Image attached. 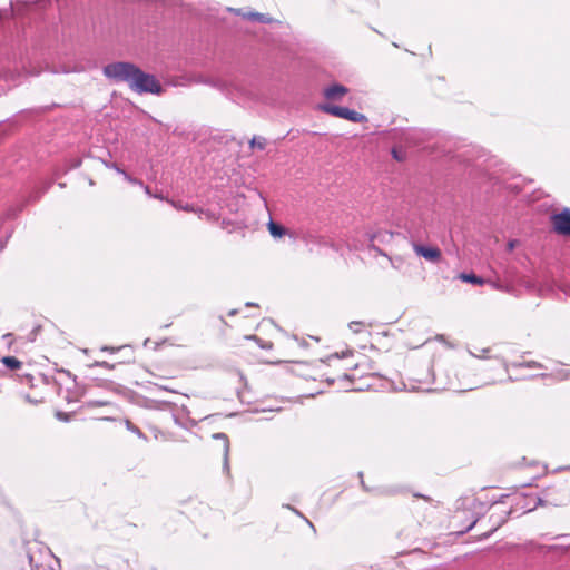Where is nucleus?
<instances>
[{
  "label": "nucleus",
  "instance_id": "nucleus-1",
  "mask_svg": "<svg viewBox=\"0 0 570 570\" xmlns=\"http://www.w3.org/2000/svg\"><path fill=\"white\" fill-rule=\"evenodd\" d=\"M104 75L116 82H126L132 91L139 95H159L163 91V87L155 76L144 72L130 62L109 63L104 67Z\"/></svg>",
  "mask_w": 570,
  "mask_h": 570
},
{
  "label": "nucleus",
  "instance_id": "nucleus-2",
  "mask_svg": "<svg viewBox=\"0 0 570 570\" xmlns=\"http://www.w3.org/2000/svg\"><path fill=\"white\" fill-rule=\"evenodd\" d=\"M540 505H566L570 502V495L566 485L548 487L543 490L542 495L538 497Z\"/></svg>",
  "mask_w": 570,
  "mask_h": 570
},
{
  "label": "nucleus",
  "instance_id": "nucleus-3",
  "mask_svg": "<svg viewBox=\"0 0 570 570\" xmlns=\"http://www.w3.org/2000/svg\"><path fill=\"white\" fill-rule=\"evenodd\" d=\"M321 109L326 114H330L332 116H335V117H338L342 119H346V120H350L353 122L366 121L365 115L360 114L355 110H352L347 107H341V106L326 104V105H322Z\"/></svg>",
  "mask_w": 570,
  "mask_h": 570
},
{
  "label": "nucleus",
  "instance_id": "nucleus-4",
  "mask_svg": "<svg viewBox=\"0 0 570 570\" xmlns=\"http://www.w3.org/2000/svg\"><path fill=\"white\" fill-rule=\"evenodd\" d=\"M514 505L508 511L503 510L501 511L502 514H511V513H518L523 514L527 512L533 511L538 505H540V502L538 501V497L534 495H518L514 498Z\"/></svg>",
  "mask_w": 570,
  "mask_h": 570
},
{
  "label": "nucleus",
  "instance_id": "nucleus-5",
  "mask_svg": "<svg viewBox=\"0 0 570 570\" xmlns=\"http://www.w3.org/2000/svg\"><path fill=\"white\" fill-rule=\"evenodd\" d=\"M553 230L561 236L570 237V208H564L560 213L551 216Z\"/></svg>",
  "mask_w": 570,
  "mask_h": 570
},
{
  "label": "nucleus",
  "instance_id": "nucleus-6",
  "mask_svg": "<svg viewBox=\"0 0 570 570\" xmlns=\"http://www.w3.org/2000/svg\"><path fill=\"white\" fill-rule=\"evenodd\" d=\"M412 247L416 255L429 262L438 263L441 259V250L438 247H429L417 243H413Z\"/></svg>",
  "mask_w": 570,
  "mask_h": 570
},
{
  "label": "nucleus",
  "instance_id": "nucleus-7",
  "mask_svg": "<svg viewBox=\"0 0 570 570\" xmlns=\"http://www.w3.org/2000/svg\"><path fill=\"white\" fill-rule=\"evenodd\" d=\"M213 439L222 441V443H223L224 470L228 471L229 470V449H230L229 439H228L227 434H225L223 432L213 434Z\"/></svg>",
  "mask_w": 570,
  "mask_h": 570
},
{
  "label": "nucleus",
  "instance_id": "nucleus-8",
  "mask_svg": "<svg viewBox=\"0 0 570 570\" xmlns=\"http://www.w3.org/2000/svg\"><path fill=\"white\" fill-rule=\"evenodd\" d=\"M347 92V88L340 83H334L324 90V96L327 99H338Z\"/></svg>",
  "mask_w": 570,
  "mask_h": 570
},
{
  "label": "nucleus",
  "instance_id": "nucleus-9",
  "mask_svg": "<svg viewBox=\"0 0 570 570\" xmlns=\"http://www.w3.org/2000/svg\"><path fill=\"white\" fill-rule=\"evenodd\" d=\"M540 376L553 379L556 381H566V380H570V370L560 368L552 373H542V374H540Z\"/></svg>",
  "mask_w": 570,
  "mask_h": 570
},
{
  "label": "nucleus",
  "instance_id": "nucleus-10",
  "mask_svg": "<svg viewBox=\"0 0 570 570\" xmlns=\"http://www.w3.org/2000/svg\"><path fill=\"white\" fill-rule=\"evenodd\" d=\"M243 16L246 19L258 21L261 23H273V22H276V20H274L268 14H264V13H259V12H248V13H244Z\"/></svg>",
  "mask_w": 570,
  "mask_h": 570
},
{
  "label": "nucleus",
  "instance_id": "nucleus-11",
  "mask_svg": "<svg viewBox=\"0 0 570 570\" xmlns=\"http://www.w3.org/2000/svg\"><path fill=\"white\" fill-rule=\"evenodd\" d=\"M458 278L461 279L462 282L471 283L474 285H483L485 283V279H483L480 276H476L473 273H461L459 274Z\"/></svg>",
  "mask_w": 570,
  "mask_h": 570
},
{
  "label": "nucleus",
  "instance_id": "nucleus-12",
  "mask_svg": "<svg viewBox=\"0 0 570 570\" xmlns=\"http://www.w3.org/2000/svg\"><path fill=\"white\" fill-rule=\"evenodd\" d=\"M1 362L10 370H18L22 365V363L14 356H4L2 357Z\"/></svg>",
  "mask_w": 570,
  "mask_h": 570
},
{
  "label": "nucleus",
  "instance_id": "nucleus-13",
  "mask_svg": "<svg viewBox=\"0 0 570 570\" xmlns=\"http://www.w3.org/2000/svg\"><path fill=\"white\" fill-rule=\"evenodd\" d=\"M268 230H269L271 235L274 237H281L285 233V229L281 225H278L272 220L268 224Z\"/></svg>",
  "mask_w": 570,
  "mask_h": 570
},
{
  "label": "nucleus",
  "instance_id": "nucleus-14",
  "mask_svg": "<svg viewBox=\"0 0 570 570\" xmlns=\"http://www.w3.org/2000/svg\"><path fill=\"white\" fill-rule=\"evenodd\" d=\"M491 352V348L487 347V348H481L479 351H471L469 350V354L472 356V357H475V358H481V360H484V358H491L492 356L489 354Z\"/></svg>",
  "mask_w": 570,
  "mask_h": 570
},
{
  "label": "nucleus",
  "instance_id": "nucleus-15",
  "mask_svg": "<svg viewBox=\"0 0 570 570\" xmlns=\"http://www.w3.org/2000/svg\"><path fill=\"white\" fill-rule=\"evenodd\" d=\"M511 366H513V367H528V368H544V365L539 363V362H537V361L512 363Z\"/></svg>",
  "mask_w": 570,
  "mask_h": 570
},
{
  "label": "nucleus",
  "instance_id": "nucleus-16",
  "mask_svg": "<svg viewBox=\"0 0 570 570\" xmlns=\"http://www.w3.org/2000/svg\"><path fill=\"white\" fill-rule=\"evenodd\" d=\"M125 424H126V428L128 431L132 432L138 438H140L145 441L147 440V436L141 432V430L138 426H136L135 424H132L129 420H126Z\"/></svg>",
  "mask_w": 570,
  "mask_h": 570
},
{
  "label": "nucleus",
  "instance_id": "nucleus-17",
  "mask_svg": "<svg viewBox=\"0 0 570 570\" xmlns=\"http://www.w3.org/2000/svg\"><path fill=\"white\" fill-rule=\"evenodd\" d=\"M249 145L252 148H258L263 150L266 146V139L264 137H253Z\"/></svg>",
  "mask_w": 570,
  "mask_h": 570
},
{
  "label": "nucleus",
  "instance_id": "nucleus-18",
  "mask_svg": "<svg viewBox=\"0 0 570 570\" xmlns=\"http://www.w3.org/2000/svg\"><path fill=\"white\" fill-rule=\"evenodd\" d=\"M348 328L357 334L360 332H362L364 328H365V324L363 322H360V321H353L348 324Z\"/></svg>",
  "mask_w": 570,
  "mask_h": 570
},
{
  "label": "nucleus",
  "instance_id": "nucleus-19",
  "mask_svg": "<svg viewBox=\"0 0 570 570\" xmlns=\"http://www.w3.org/2000/svg\"><path fill=\"white\" fill-rule=\"evenodd\" d=\"M19 13V8H14L13 3L10 2V9L0 10V19L8 18L10 14Z\"/></svg>",
  "mask_w": 570,
  "mask_h": 570
},
{
  "label": "nucleus",
  "instance_id": "nucleus-20",
  "mask_svg": "<svg viewBox=\"0 0 570 570\" xmlns=\"http://www.w3.org/2000/svg\"><path fill=\"white\" fill-rule=\"evenodd\" d=\"M170 204L177 209H181V210H186V212L194 210V208L190 205H188V204L184 205L181 202L176 203V202L171 200Z\"/></svg>",
  "mask_w": 570,
  "mask_h": 570
},
{
  "label": "nucleus",
  "instance_id": "nucleus-21",
  "mask_svg": "<svg viewBox=\"0 0 570 570\" xmlns=\"http://www.w3.org/2000/svg\"><path fill=\"white\" fill-rule=\"evenodd\" d=\"M122 176H124V178H125L128 183H130V184H132V185H138V186H140V187H141V186H144V183H142L140 179H137V178H135V177L130 176V175H129V174H127V173H122Z\"/></svg>",
  "mask_w": 570,
  "mask_h": 570
},
{
  "label": "nucleus",
  "instance_id": "nucleus-22",
  "mask_svg": "<svg viewBox=\"0 0 570 570\" xmlns=\"http://www.w3.org/2000/svg\"><path fill=\"white\" fill-rule=\"evenodd\" d=\"M246 338L257 342L262 348H271L272 346L271 343H264L261 338H258L255 335L246 336Z\"/></svg>",
  "mask_w": 570,
  "mask_h": 570
},
{
  "label": "nucleus",
  "instance_id": "nucleus-23",
  "mask_svg": "<svg viewBox=\"0 0 570 570\" xmlns=\"http://www.w3.org/2000/svg\"><path fill=\"white\" fill-rule=\"evenodd\" d=\"M287 508L291 509L295 514H297L301 518H303L308 523V525L314 529L313 523L308 519H306L298 510H296L295 508H292L289 505H287Z\"/></svg>",
  "mask_w": 570,
  "mask_h": 570
},
{
  "label": "nucleus",
  "instance_id": "nucleus-24",
  "mask_svg": "<svg viewBox=\"0 0 570 570\" xmlns=\"http://www.w3.org/2000/svg\"><path fill=\"white\" fill-rule=\"evenodd\" d=\"M105 165H106V167H108V168L115 169L118 174H121V175H122V173H126V171H125V170H122L120 167H118V165H117V164H115V163H111V164H109V163H105Z\"/></svg>",
  "mask_w": 570,
  "mask_h": 570
},
{
  "label": "nucleus",
  "instance_id": "nucleus-25",
  "mask_svg": "<svg viewBox=\"0 0 570 570\" xmlns=\"http://www.w3.org/2000/svg\"><path fill=\"white\" fill-rule=\"evenodd\" d=\"M94 366H101V367H105L107 370H112L114 368V365L112 364H109L108 362H95L94 363Z\"/></svg>",
  "mask_w": 570,
  "mask_h": 570
},
{
  "label": "nucleus",
  "instance_id": "nucleus-26",
  "mask_svg": "<svg viewBox=\"0 0 570 570\" xmlns=\"http://www.w3.org/2000/svg\"><path fill=\"white\" fill-rule=\"evenodd\" d=\"M56 417L60 421H69L70 415L63 412H57Z\"/></svg>",
  "mask_w": 570,
  "mask_h": 570
},
{
  "label": "nucleus",
  "instance_id": "nucleus-27",
  "mask_svg": "<svg viewBox=\"0 0 570 570\" xmlns=\"http://www.w3.org/2000/svg\"><path fill=\"white\" fill-rule=\"evenodd\" d=\"M107 404H108V402H106V401H90L89 402V405H94V406H105Z\"/></svg>",
  "mask_w": 570,
  "mask_h": 570
},
{
  "label": "nucleus",
  "instance_id": "nucleus-28",
  "mask_svg": "<svg viewBox=\"0 0 570 570\" xmlns=\"http://www.w3.org/2000/svg\"><path fill=\"white\" fill-rule=\"evenodd\" d=\"M392 155H393V158H395L396 160H402L403 159L396 148L392 149Z\"/></svg>",
  "mask_w": 570,
  "mask_h": 570
},
{
  "label": "nucleus",
  "instance_id": "nucleus-29",
  "mask_svg": "<svg viewBox=\"0 0 570 570\" xmlns=\"http://www.w3.org/2000/svg\"><path fill=\"white\" fill-rule=\"evenodd\" d=\"M358 476L361 479V485L362 488L365 490V491H370V489L367 488V485L365 484V482L363 481V472H358Z\"/></svg>",
  "mask_w": 570,
  "mask_h": 570
},
{
  "label": "nucleus",
  "instance_id": "nucleus-30",
  "mask_svg": "<svg viewBox=\"0 0 570 570\" xmlns=\"http://www.w3.org/2000/svg\"><path fill=\"white\" fill-rule=\"evenodd\" d=\"M389 261L391 262V264H392V266H393L394 268H399V263H397V262H400V259H399V258H395V259H394V258L389 257Z\"/></svg>",
  "mask_w": 570,
  "mask_h": 570
},
{
  "label": "nucleus",
  "instance_id": "nucleus-31",
  "mask_svg": "<svg viewBox=\"0 0 570 570\" xmlns=\"http://www.w3.org/2000/svg\"><path fill=\"white\" fill-rule=\"evenodd\" d=\"M141 187L144 188V190H145L146 195H148L149 197H153V196H154V194L151 193V190H150L149 186L144 185V186H141Z\"/></svg>",
  "mask_w": 570,
  "mask_h": 570
},
{
  "label": "nucleus",
  "instance_id": "nucleus-32",
  "mask_svg": "<svg viewBox=\"0 0 570 570\" xmlns=\"http://www.w3.org/2000/svg\"><path fill=\"white\" fill-rule=\"evenodd\" d=\"M499 361H500V364L503 366L504 371L508 372L509 371L508 363L503 358H500Z\"/></svg>",
  "mask_w": 570,
  "mask_h": 570
},
{
  "label": "nucleus",
  "instance_id": "nucleus-33",
  "mask_svg": "<svg viewBox=\"0 0 570 570\" xmlns=\"http://www.w3.org/2000/svg\"><path fill=\"white\" fill-rule=\"evenodd\" d=\"M371 242H374L379 236H381V233L379 234H367Z\"/></svg>",
  "mask_w": 570,
  "mask_h": 570
},
{
  "label": "nucleus",
  "instance_id": "nucleus-34",
  "mask_svg": "<svg viewBox=\"0 0 570 570\" xmlns=\"http://www.w3.org/2000/svg\"><path fill=\"white\" fill-rule=\"evenodd\" d=\"M450 389H452L453 391H465V390H472V387H468V389H460V387H456L454 385H451Z\"/></svg>",
  "mask_w": 570,
  "mask_h": 570
},
{
  "label": "nucleus",
  "instance_id": "nucleus-35",
  "mask_svg": "<svg viewBox=\"0 0 570 570\" xmlns=\"http://www.w3.org/2000/svg\"><path fill=\"white\" fill-rule=\"evenodd\" d=\"M81 165V160L80 159H77L73 164H72V168H77Z\"/></svg>",
  "mask_w": 570,
  "mask_h": 570
},
{
  "label": "nucleus",
  "instance_id": "nucleus-36",
  "mask_svg": "<svg viewBox=\"0 0 570 570\" xmlns=\"http://www.w3.org/2000/svg\"><path fill=\"white\" fill-rule=\"evenodd\" d=\"M350 354H352V352H351V351H347V352L343 353V354H342V356H338V354H335V357H337V358H340V357H345V356H347V355H350Z\"/></svg>",
  "mask_w": 570,
  "mask_h": 570
},
{
  "label": "nucleus",
  "instance_id": "nucleus-37",
  "mask_svg": "<svg viewBox=\"0 0 570 570\" xmlns=\"http://www.w3.org/2000/svg\"><path fill=\"white\" fill-rule=\"evenodd\" d=\"M415 497H417V498H422V499H424V500H426V501H429V500H430V498H428V497H425V495H423V494H419V493H417V494H415Z\"/></svg>",
  "mask_w": 570,
  "mask_h": 570
},
{
  "label": "nucleus",
  "instance_id": "nucleus-38",
  "mask_svg": "<svg viewBox=\"0 0 570 570\" xmlns=\"http://www.w3.org/2000/svg\"><path fill=\"white\" fill-rule=\"evenodd\" d=\"M505 517L504 518H501L497 523H498V527H500L502 523L505 522Z\"/></svg>",
  "mask_w": 570,
  "mask_h": 570
},
{
  "label": "nucleus",
  "instance_id": "nucleus-39",
  "mask_svg": "<svg viewBox=\"0 0 570 570\" xmlns=\"http://www.w3.org/2000/svg\"><path fill=\"white\" fill-rule=\"evenodd\" d=\"M101 350H102V351H110V352H114V351H115V348H110V347H107V346H104Z\"/></svg>",
  "mask_w": 570,
  "mask_h": 570
},
{
  "label": "nucleus",
  "instance_id": "nucleus-40",
  "mask_svg": "<svg viewBox=\"0 0 570 570\" xmlns=\"http://www.w3.org/2000/svg\"><path fill=\"white\" fill-rule=\"evenodd\" d=\"M154 198H158V199H164L163 196L160 194H157V195H154L153 196Z\"/></svg>",
  "mask_w": 570,
  "mask_h": 570
},
{
  "label": "nucleus",
  "instance_id": "nucleus-41",
  "mask_svg": "<svg viewBox=\"0 0 570 570\" xmlns=\"http://www.w3.org/2000/svg\"><path fill=\"white\" fill-rule=\"evenodd\" d=\"M558 548H559L558 546H551V547H549V550H556Z\"/></svg>",
  "mask_w": 570,
  "mask_h": 570
},
{
  "label": "nucleus",
  "instance_id": "nucleus-42",
  "mask_svg": "<svg viewBox=\"0 0 570 570\" xmlns=\"http://www.w3.org/2000/svg\"><path fill=\"white\" fill-rule=\"evenodd\" d=\"M235 314H236V311H235V309H233V311H230V312H229V315H235Z\"/></svg>",
  "mask_w": 570,
  "mask_h": 570
}]
</instances>
